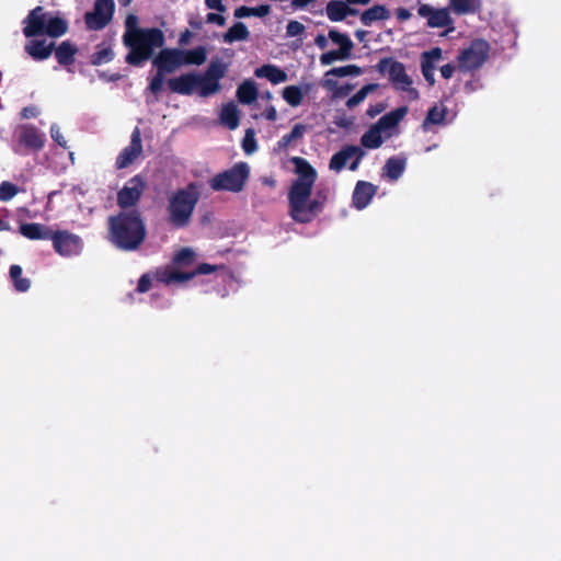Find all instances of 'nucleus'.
<instances>
[{"label": "nucleus", "mask_w": 561, "mask_h": 561, "mask_svg": "<svg viewBox=\"0 0 561 561\" xmlns=\"http://www.w3.org/2000/svg\"><path fill=\"white\" fill-rule=\"evenodd\" d=\"M263 115L267 121L274 122L277 118V111L274 106H268L264 111Z\"/></svg>", "instance_id": "0e129e2a"}, {"label": "nucleus", "mask_w": 561, "mask_h": 561, "mask_svg": "<svg viewBox=\"0 0 561 561\" xmlns=\"http://www.w3.org/2000/svg\"><path fill=\"white\" fill-rule=\"evenodd\" d=\"M307 130L306 125L298 123L296 124L290 133L284 135L277 142L279 149H286L291 142L299 140L304 137Z\"/></svg>", "instance_id": "f704fd0d"}, {"label": "nucleus", "mask_w": 561, "mask_h": 561, "mask_svg": "<svg viewBox=\"0 0 561 561\" xmlns=\"http://www.w3.org/2000/svg\"><path fill=\"white\" fill-rule=\"evenodd\" d=\"M314 44L320 48L324 49L328 46V39L323 34H318L314 38Z\"/></svg>", "instance_id": "338daca9"}, {"label": "nucleus", "mask_w": 561, "mask_h": 561, "mask_svg": "<svg viewBox=\"0 0 561 561\" xmlns=\"http://www.w3.org/2000/svg\"><path fill=\"white\" fill-rule=\"evenodd\" d=\"M455 66L451 65V64H446L444 66L440 67V75L444 79H449L453 77L454 72H455Z\"/></svg>", "instance_id": "13d9d810"}, {"label": "nucleus", "mask_w": 561, "mask_h": 561, "mask_svg": "<svg viewBox=\"0 0 561 561\" xmlns=\"http://www.w3.org/2000/svg\"><path fill=\"white\" fill-rule=\"evenodd\" d=\"M238 282L233 273L225 266L213 265V289L220 297H226L230 291H236Z\"/></svg>", "instance_id": "2eb2a0df"}, {"label": "nucleus", "mask_w": 561, "mask_h": 561, "mask_svg": "<svg viewBox=\"0 0 561 561\" xmlns=\"http://www.w3.org/2000/svg\"><path fill=\"white\" fill-rule=\"evenodd\" d=\"M250 37V32L243 22H236L226 33L221 35L222 42L234 43L247 41Z\"/></svg>", "instance_id": "7c9ffc66"}, {"label": "nucleus", "mask_w": 561, "mask_h": 561, "mask_svg": "<svg viewBox=\"0 0 561 561\" xmlns=\"http://www.w3.org/2000/svg\"><path fill=\"white\" fill-rule=\"evenodd\" d=\"M18 193V188L10 182H2L0 184V201L8 202L12 199Z\"/></svg>", "instance_id": "49530a36"}, {"label": "nucleus", "mask_w": 561, "mask_h": 561, "mask_svg": "<svg viewBox=\"0 0 561 561\" xmlns=\"http://www.w3.org/2000/svg\"><path fill=\"white\" fill-rule=\"evenodd\" d=\"M283 99L293 107H297L302 103L304 92L298 85H287L282 92Z\"/></svg>", "instance_id": "58836bf2"}, {"label": "nucleus", "mask_w": 561, "mask_h": 561, "mask_svg": "<svg viewBox=\"0 0 561 561\" xmlns=\"http://www.w3.org/2000/svg\"><path fill=\"white\" fill-rule=\"evenodd\" d=\"M213 24L224 26L226 24V19L220 14L213 13Z\"/></svg>", "instance_id": "774afa93"}, {"label": "nucleus", "mask_w": 561, "mask_h": 561, "mask_svg": "<svg viewBox=\"0 0 561 561\" xmlns=\"http://www.w3.org/2000/svg\"><path fill=\"white\" fill-rule=\"evenodd\" d=\"M378 186L367 182L358 181L353 192V206L359 210L366 208L376 195Z\"/></svg>", "instance_id": "a211bd4d"}, {"label": "nucleus", "mask_w": 561, "mask_h": 561, "mask_svg": "<svg viewBox=\"0 0 561 561\" xmlns=\"http://www.w3.org/2000/svg\"><path fill=\"white\" fill-rule=\"evenodd\" d=\"M226 64L218 59H213V94H215V81H220V79L226 75Z\"/></svg>", "instance_id": "de8ad7c7"}, {"label": "nucleus", "mask_w": 561, "mask_h": 561, "mask_svg": "<svg viewBox=\"0 0 561 561\" xmlns=\"http://www.w3.org/2000/svg\"><path fill=\"white\" fill-rule=\"evenodd\" d=\"M165 73H161L159 70H157L156 77L151 80L149 84V89L151 92L157 93L161 90L163 81H164Z\"/></svg>", "instance_id": "603ef678"}, {"label": "nucleus", "mask_w": 561, "mask_h": 561, "mask_svg": "<svg viewBox=\"0 0 561 561\" xmlns=\"http://www.w3.org/2000/svg\"><path fill=\"white\" fill-rule=\"evenodd\" d=\"M255 77L265 78L273 84H278L287 80V73L274 65H263L255 69Z\"/></svg>", "instance_id": "bb28decb"}, {"label": "nucleus", "mask_w": 561, "mask_h": 561, "mask_svg": "<svg viewBox=\"0 0 561 561\" xmlns=\"http://www.w3.org/2000/svg\"><path fill=\"white\" fill-rule=\"evenodd\" d=\"M490 45L485 39H473L458 56V64L462 70L471 71L480 68L489 58Z\"/></svg>", "instance_id": "9d476101"}, {"label": "nucleus", "mask_w": 561, "mask_h": 561, "mask_svg": "<svg viewBox=\"0 0 561 561\" xmlns=\"http://www.w3.org/2000/svg\"><path fill=\"white\" fill-rule=\"evenodd\" d=\"M236 18H248L251 16L250 7L241 5L234 10Z\"/></svg>", "instance_id": "e2e57ef3"}, {"label": "nucleus", "mask_w": 561, "mask_h": 561, "mask_svg": "<svg viewBox=\"0 0 561 561\" xmlns=\"http://www.w3.org/2000/svg\"><path fill=\"white\" fill-rule=\"evenodd\" d=\"M305 25L298 21H289L286 26V35L288 37L300 36L305 33Z\"/></svg>", "instance_id": "09e8293b"}, {"label": "nucleus", "mask_w": 561, "mask_h": 561, "mask_svg": "<svg viewBox=\"0 0 561 561\" xmlns=\"http://www.w3.org/2000/svg\"><path fill=\"white\" fill-rule=\"evenodd\" d=\"M363 73V69L358 67L357 65H346L342 67H335L330 70H328L324 75L325 78L339 77L344 78L347 76H360Z\"/></svg>", "instance_id": "a19ab883"}, {"label": "nucleus", "mask_w": 561, "mask_h": 561, "mask_svg": "<svg viewBox=\"0 0 561 561\" xmlns=\"http://www.w3.org/2000/svg\"><path fill=\"white\" fill-rule=\"evenodd\" d=\"M77 48L68 41L62 42L56 49L55 56L59 64L69 65L73 61Z\"/></svg>", "instance_id": "e433bc0d"}, {"label": "nucleus", "mask_w": 561, "mask_h": 561, "mask_svg": "<svg viewBox=\"0 0 561 561\" xmlns=\"http://www.w3.org/2000/svg\"><path fill=\"white\" fill-rule=\"evenodd\" d=\"M197 194L195 186H188L172 197L170 215L175 225H184L187 221L197 201Z\"/></svg>", "instance_id": "1a4fd4ad"}, {"label": "nucleus", "mask_w": 561, "mask_h": 561, "mask_svg": "<svg viewBox=\"0 0 561 561\" xmlns=\"http://www.w3.org/2000/svg\"><path fill=\"white\" fill-rule=\"evenodd\" d=\"M271 12V7L268 4H261L254 8H250L251 16L264 18Z\"/></svg>", "instance_id": "864d4df0"}, {"label": "nucleus", "mask_w": 561, "mask_h": 561, "mask_svg": "<svg viewBox=\"0 0 561 561\" xmlns=\"http://www.w3.org/2000/svg\"><path fill=\"white\" fill-rule=\"evenodd\" d=\"M259 96L256 84L252 80H245L237 89V98L242 104H251Z\"/></svg>", "instance_id": "2f4dec72"}, {"label": "nucleus", "mask_w": 561, "mask_h": 561, "mask_svg": "<svg viewBox=\"0 0 561 561\" xmlns=\"http://www.w3.org/2000/svg\"><path fill=\"white\" fill-rule=\"evenodd\" d=\"M51 241L54 250L62 257L77 256L83 250L82 239L67 230L54 231Z\"/></svg>", "instance_id": "f8f14e48"}, {"label": "nucleus", "mask_w": 561, "mask_h": 561, "mask_svg": "<svg viewBox=\"0 0 561 561\" xmlns=\"http://www.w3.org/2000/svg\"><path fill=\"white\" fill-rule=\"evenodd\" d=\"M357 146L348 145L343 147L340 151L331 157L329 168L335 172L342 171L347 161L355 156Z\"/></svg>", "instance_id": "a878e982"}, {"label": "nucleus", "mask_w": 561, "mask_h": 561, "mask_svg": "<svg viewBox=\"0 0 561 561\" xmlns=\"http://www.w3.org/2000/svg\"><path fill=\"white\" fill-rule=\"evenodd\" d=\"M133 30H141V28L137 26V18L134 15H129L126 19V32L125 33H129Z\"/></svg>", "instance_id": "052dcab7"}, {"label": "nucleus", "mask_w": 561, "mask_h": 561, "mask_svg": "<svg viewBox=\"0 0 561 561\" xmlns=\"http://www.w3.org/2000/svg\"><path fill=\"white\" fill-rule=\"evenodd\" d=\"M408 107L407 106H400L396 110H392L391 112L385 114L381 116L375 125L381 130H389L394 128L407 115Z\"/></svg>", "instance_id": "b1692460"}, {"label": "nucleus", "mask_w": 561, "mask_h": 561, "mask_svg": "<svg viewBox=\"0 0 561 561\" xmlns=\"http://www.w3.org/2000/svg\"><path fill=\"white\" fill-rule=\"evenodd\" d=\"M250 176V167L247 162L240 161L230 169L213 176V191H228L240 193Z\"/></svg>", "instance_id": "6e6552de"}, {"label": "nucleus", "mask_w": 561, "mask_h": 561, "mask_svg": "<svg viewBox=\"0 0 561 561\" xmlns=\"http://www.w3.org/2000/svg\"><path fill=\"white\" fill-rule=\"evenodd\" d=\"M364 156H365V151L360 147L357 146V151L354 156L355 159L352 161V163L348 167L351 171L357 170V168L360 163V160L364 158Z\"/></svg>", "instance_id": "4d7b16f0"}, {"label": "nucleus", "mask_w": 561, "mask_h": 561, "mask_svg": "<svg viewBox=\"0 0 561 561\" xmlns=\"http://www.w3.org/2000/svg\"><path fill=\"white\" fill-rule=\"evenodd\" d=\"M141 151L142 145L140 131L136 128L131 134L130 144L118 154L116 159V167L118 169L127 168L140 156Z\"/></svg>", "instance_id": "f3484780"}, {"label": "nucleus", "mask_w": 561, "mask_h": 561, "mask_svg": "<svg viewBox=\"0 0 561 561\" xmlns=\"http://www.w3.org/2000/svg\"><path fill=\"white\" fill-rule=\"evenodd\" d=\"M19 230L30 240H51L54 233L47 226L37 222L22 224Z\"/></svg>", "instance_id": "4be33fe9"}, {"label": "nucleus", "mask_w": 561, "mask_h": 561, "mask_svg": "<svg viewBox=\"0 0 561 561\" xmlns=\"http://www.w3.org/2000/svg\"><path fill=\"white\" fill-rule=\"evenodd\" d=\"M145 188V182L140 176H134L126 182L124 187L118 192V205L121 207L134 206L139 199Z\"/></svg>", "instance_id": "dca6fc26"}, {"label": "nucleus", "mask_w": 561, "mask_h": 561, "mask_svg": "<svg viewBox=\"0 0 561 561\" xmlns=\"http://www.w3.org/2000/svg\"><path fill=\"white\" fill-rule=\"evenodd\" d=\"M184 65H201L207 58V49L204 47H197L191 50L183 49Z\"/></svg>", "instance_id": "79ce46f5"}, {"label": "nucleus", "mask_w": 561, "mask_h": 561, "mask_svg": "<svg viewBox=\"0 0 561 561\" xmlns=\"http://www.w3.org/2000/svg\"><path fill=\"white\" fill-rule=\"evenodd\" d=\"M10 276L16 290L22 293L28 290L31 286L30 279L22 277V267L20 265H12L10 267Z\"/></svg>", "instance_id": "37998d69"}, {"label": "nucleus", "mask_w": 561, "mask_h": 561, "mask_svg": "<svg viewBox=\"0 0 561 561\" xmlns=\"http://www.w3.org/2000/svg\"><path fill=\"white\" fill-rule=\"evenodd\" d=\"M328 36L334 44L340 46L339 49L342 50V53L351 56L354 44L346 34L340 33L336 30H330Z\"/></svg>", "instance_id": "4c0bfd02"}, {"label": "nucleus", "mask_w": 561, "mask_h": 561, "mask_svg": "<svg viewBox=\"0 0 561 561\" xmlns=\"http://www.w3.org/2000/svg\"><path fill=\"white\" fill-rule=\"evenodd\" d=\"M322 87L333 92L334 98H345L354 89V84L345 83L340 85L336 80L331 78H324Z\"/></svg>", "instance_id": "c9c22d12"}, {"label": "nucleus", "mask_w": 561, "mask_h": 561, "mask_svg": "<svg viewBox=\"0 0 561 561\" xmlns=\"http://www.w3.org/2000/svg\"><path fill=\"white\" fill-rule=\"evenodd\" d=\"M220 122L224 126H226L230 130H233L239 126L240 111L233 102L226 104L221 108Z\"/></svg>", "instance_id": "c756f323"}, {"label": "nucleus", "mask_w": 561, "mask_h": 561, "mask_svg": "<svg viewBox=\"0 0 561 561\" xmlns=\"http://www.w3.org/2000/svg\"><path fill=\"white\" fill-rule=\"evenodd\" d=\"M376 70L380 75L388 73V78L392 87L398 91L409 94L410 100H417L419 91L412 87L413 80L407 73L405 66L391 57L382 58L376 65Z\"/></svg>", "instance_id": "423d86ee"}, {"label": "nucleus", "mask_w": 561, "mask_h": 561, "mask_svg": "<svg viewBox=\"0 0 561 561\" xmlns=\"http://www.w3.org/2000/svg\"><path fill=\"white\" fill-rule=\"evenodd\" d=\"M314 0H291L290 5L294 10L306 8L308 4L313 2Z\"/></svg>", "instance_id": "69168bd1"}, {"label": "nucleus", "mask_w": 561, "mask_h": 561, "mask_svg": "<svg viewBox=\"0 0 561 561\" xmlns=\"http://www.w3.org/2000/svg\"><path fill=\"white\" fill-rule=\"evenodd\" d=\"M297 179L288 190V214L298 224H309L324 209L329 198V188H320L311 199L312 188L317 181V170L302 157H293Z\"/></svg>", "instance_id": "f257e3e1"}, {"label": "nucleus", "mask_w": 561, "mask_h": 561, "mask_svg": "<svg viewBox=\"0 0 561 561\" xmlns=\"http://www.w3.org/2000/svg\"><path fill=\"white\" fill-rule=\"evenodd\" d=\"M19 141L21 145L37 151L44 147L45 135L32 125H23L19 129Z\"/></svg>", "instance_id": "aec40b11"}, {"label": "nucleus", "mask_w": 561, "mask_h": 561, "mask_svg": "<svg viewBox=\"0 0 561 561\" xmlns=\"http://www.w3.org/2000/svg\"><path fill=\"white\" fill-rule=\"evenodd\" d=\"M53 48L54 42L47 39H32L25 45L27 54L36 60L47 59Z\"/></svg>", "instance_id": "5701e85b"}, {"label": "nucleus", "mask_w": 561, "mask_h": 561, "mask_svg": "<svg viewBox=\"0 0 561 561\" xmlns=\"http://www.w3.org/2000/svg\"><path fill=\"white\" fill-rule=\"evenodd\" d=\"M110 240L123 250H135L144 241L146 229L136 210L122 211L108 219Z\"/></svg>", "instance_id": "f03ea898"}, {"label": "nucleus", "mask_w": 561, "mask_h": 561, "mask_svg": "<svg viewBox=\"0 0 561 561\" xmlns=\"http://www.w3.org/2000/svg\"><path fill=\"white\" fill-rule=\"evenodd\" d=\"M168 85L172 92L191 95L198 94L207 96L210 94V69L205 72H188L168 81Z\"/></svg>", "instance_id": "0eeeda50"}, {"label": "nucleus", "mask_w": 561, "mask_h": 561, "mask_svg": "<svg viewBox=\"0 0 561 561\" xmlns=\"http://www.w3.org/2000/svg\"><path fill=\"white\" fill-rule=\"evenodd\" d=\"M442 57V49L439 47H434L428 51H424L421 57V69L423 77L427 81L430 85L435 83L434 70H435V61Z\"/></svg>", "instance_id": "412c9836"}, {"label": "nucleus", "mask_w": 561, "mask_h": 561, "mask_svg": "<svg viewBox=\"0 0 561 561\" xmlns=\"http://www.w3.org/2000/svg\"><path fill=\"white\" fill-rule=\"evenodd\" d=\"M358 15L365 26H370L374 22L388 20L390 11L383 4H375Z\"/></svg>", "instance_id": "393cba45"}, {"label": "nucleus", "mask_w": 561, "mask_h": 561, "mask_svg": "<svg viewBox=\"0 0 561 561\" xmlns=\"http://www.w3.org/2000/svg\"><path fill=\"white\" fill-rule=\"evenodd\" d=\"M446 114H447V110L445 106H440V107L437 105L432 106L427 111V114L422 123V128L424 130H427L430 125L443 124L445 122Z\"/></svg>", "instance_id": "72a5a7b5"}, {"label": "nucleus", "mask_w": 561, "mask_h": 561, "mask_svg": "<svg viewBox=\"0 0 561 561\" xmlns=\"http://www.w3.org/2000/svg\"><path fill=\"white\" fill-rule=\"evenodd\" d=\"M417 14L427 20L426 25L431 28H443L442 35H447L455 31L454 19L448 8L436 9L430 4H421Z\"/></svg>", "instance_id": "9b49d317"}, {"label": "nucleus", "mask_w": 561, "mask_h": 561, "mask_svg": "<svg viewBox=\"0 0 561 561\" xmlns=\"http://www.w3.org/2000/svg\"><path fill=\"white\" fill-rule=\"evenodd\" d=\"M405 164L404 158H389L382 168V176L392 182L399 180L405 170Z\"/></svg>", "instance_id": "cd10ccee"}, {"label": "nucleus", "mask_w": 561, "mask_h": 561, "mask_svg": "<svg viewBox=\"0 0 561 561\" xmlns=\"http://www.w3.org/2000/svg\"><path fill=\"white\" fill-rule=\"evenodd\" d=\"M377 89H378L377 83H368V84L362 87L353 96H351L346 101L347 108L352 110V108L356 107L362 102H364V100L367 98V95L370 92H374Z\"/></svg>", "instance_id": "ea45409f"}, {"label": "nucleus", "mask_w": 561, "mask_h": 561, "mask_svg": "<svg viewBox=\"0 0 561 561\" xmlns=\"http://www.w3.org/2000/svg\"><path fill=\"white\" fill-rule=\"evenodd\" d=\"M151 287V278L148 275L141 276V278L138 282L137 289L139 293H146Z\"/></svg>", "instance_id": "6e6d98bb"}, {"label": "nucleus", "mask_w": 561, "mask_h": 561, "mask_svg": "<svg viewBox=\"0 0 561 561\" xmlns=\"http://www.w3.org/2000/svg\"><path fill=\"white\" fill-rule=\"evenodd\" d=\"M114 8L113 0H98L94 4V10L85 14L88 27L92 30L104 27L112 19Z\"/></svg>", "instance_id": "ddd939ff"}, {"label": "nucleus", "mask_w": 561, "mask_h": 561, "mask_svg": "<svg viewBox=\"0 0 561 561\" xmlns=\"http://www.w3.org/2000/svg\"><path fill=\"white\" fill-rule=\"evenodd\" d=\"M114 54L111 48H101L93 56V62L96 65L105 64L112 60Z\"/></svg>", "instance_id": "8fccbe9b"}, {"label": "nucleus", "mask_w": 561, "mask_h": 561, "mask_svg": "<svg viewBox=\"0 0 561 561\" xmlns=\"http://www.w3.org/2000/svg\"><path fill=\"white\" fill-rule=\"evenodd\" d=\"M242 149L247 154H251L257 149L255 131L253 128H248L245 130L242 139Z\"/></svg>", "instance_id": "c03bdc74"}, {"label": "nucleus", "mask_w": 561, "mask_h": 561, "mask_svg": "<svg viewBox=\"0 0 561 561\" xmlns=\"http://www.w3.org/2000/svg\"><path fill=\"white\" fill-rule=\"evenodd\" d=\"M124 44L129 48L127 62L137 66L164 44V35L158 28L133 30L124 34Z\"/></svg>", "instance_id": "20e7f679"}, {"label": "nucleus", "mask_w": 561, "mask_h": 561, "mask_svg": "<svg viewBox=\"0 0 561 561\" xmlns=\"http://www.w3.org/2000/svg\"><path fill=\"white\" fill-rule=\"evenodd\" d=\"M381 130L373 124L360 137V145L367 149H377L383 144Z\"/></svg>", "instance_id": "473e14b6"}, {"label": "nucleus", "mask_w": 561, "mask_h": 561, "mask_svg": "<svg viewBox=\"0 0 561 561\" xmlns=\"http://www.w3.org/2000/svg\"><path fill=\"white\" fill-rule=\"evenodd\" d=\"M21 115L23 118H33L39 115V110L35 106L25 107Z\"/></svg>", "instance_id": "bf43d9fd"}, {"label": "nucleus", "mask_w": 561, "mask_h": 561, "mask_svg": "<svg viewBox=\"0 0 561 561\" xmlns=\"http://www.w3.org/2000/svg\"><path fill=\"white\" fill-rule=\"evenodd\" d=\"M396 15L399 21H407L411 18V12L405 8H398Z\"/></svg>", "instance_id": "680f3d73"}, {"label": "nucleus", "mask_w": 561, "mask_h": 561, "mask_svg": "<svg viewBox=\"0 0 561 561\" xmlns=\"http://www.w3.org/2000/svg\"><path fill=\"white\" fill-rule=\"evenodd\" d=\"M480 0H449L448 9L458 15L474 14L481 10Z\"/></svg>", "instance_id": "c85d7f7f"}, {"label": "nucleus", "mask_w": 561, "mask_h": 561, "mask_svg": "<svg viewBox=\"0 0 561 561\" xmlns=\"http://www.w3.org/2000/svg\"><path fill=\"white\" fill-rule=\"evenodd\" d=\"M347 58H350V56L347 54L342 53V50H340V49H336V50H330V51L323 53L320 56V62L322 66H328V65H331L332 62H334L335 60H345Z\"/></svg>", "instance_id": "a18cd8bd"}, {"label": "nucleus", "mask_w": 561, "mask_h": 561, "mask_svg": "<svg viewBox=\"0 0 561 561\" xmlns=\"http://www.w3.org/2000/svg\"><path fill=\"white\" fill-rule=\"evenodd\" d=\"M68 31L67 21L59 14L45 12L42 7L33 9L24 20L23 33L26 37L47 34L60 37Z\"/></svg>", "instance_id": "39448f33"}, {"label": "nucleus", "mask_w": 561, "mask_h": 561, "mask_svg": "<svg viewBox=\"0 0 561 561\" xmlns=\"http://www.w3.org/2000/svg\"><path fill=\"white\" fill-rule=\"evenodd\" d=\"M197 254L190 248H183L178 251L170 264L157 271L156 277L165 285L184 284L196 275H206L210 273V265L201 264L194 270H190L195 263Z\"/></svg>", "instance_id": "7ed1b4c3"}, {"label": "nucleus", "mask_w": 561, "mask_h": 561, "mask_svg": "<svg viewBox=\"0 0 561 561\" xmlns=\"http://www.w3.org/2000/svg\"><path fill=\"white\" fill-rule=\"evenodd\" d=\"M183 49L167 48L162 49L153 59V66L161 73H172L184 66Z\"/></svg>", "instance_id": "4468645a"}, {"label": "nucleus", "mask_w": 561, "mask_h": 561, "mask_svg": "<svg viewBox=\"0 0 561 561\" xmlns=\"http://www.w3.org/2000/svg\"><path fill=\"white\" fill-rule=\"evenodd\" d=\"M386 110V105L381 102L371 104L366 111V114L369 117H376L377 115L381 114Z\"/></svg>", "instance_id": "5fc2aeb1"}, {"label": "nucleus", "mask_w": 561, "mask_h": 561, "mask_svg": "<svg viewBox=\"0 0 561 561\" xmlns=\"http://www.w3.org/2000/svg\"><path fill=\"white\" fill-rule=\"evenodd\" d=\"M50 137L54 141H56L60 147H67V140L61 133V128L58 124H53L50 126Z\"/></svg>", "instance_id": "3c124183"}, {"label": "nucleus", "mask_w": 561, "mask_h": 561, "mask_svg": "<svg viewBox=\"0 0 561 561\" xmlns=\"http://www.w3.org/2000/svg\"><path fill=\"white\" fill-rule=\"evenodd\" d=\"M325 14L331 22H341L347 16H356L359 10L346 2V0H330L325 5Z\"/></svg>", "instance_id": "6ab92c4d"}]
</instances>
